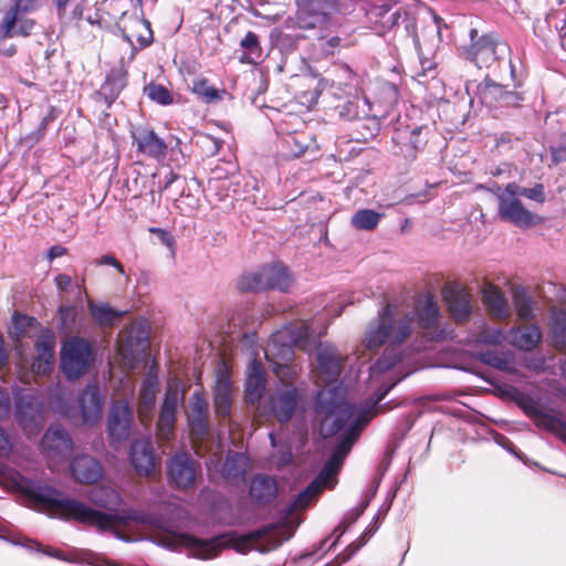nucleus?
I'll use <instances>...</instances> for the list:
<instances>
[{
  "label": "nucleus",
  "instance_id": "nucleus-58",
  "mask_svg": "<svg viewBox=\"0 0 566 566\" xmlns=\"http://www.w3.org/2000/svg\"><path fill=\"white\" fill-rule=\"evenodd\" d=\"M522 190L524 187H520L516 182H510L505 186L504 191L497 193H505L506 198H516V196H522Z\"/></svg>",
  "mask_w": 566,
  "mask_h": 566
},
{
  "label": "nucleus",
  "instance_id": "nucleus-26",
  "mask_svg": "<svg viewBox=\"0 0 566 566\" xmlns=\"http://www.w3.org/2000/svg\"><path fill=\"white\" fill-rule=\"evenodd\" d=\"M84 422L93 423L102 416L103 400L96 386H87L78 398Z\"/></svg>",
  "mask_w": 566,
  "mask_h": 566
},
{
  "label": "nucleus",
  "instance_id": "nucleus-43",
  "mask_svg": "<svg viewBox=\"0 0 566 566\" xmlns=\"http://www.w3.org/2000/svg\"><path fill=\"white\" fill-rule=\"evenodd\" d=\"M38 322L35 318L23 315V314H14L12 318V334L17 339L29 336L30 331L35 328Z\"/></svg>",
  "mask_w": 566,
  "mask_h": 566
},
{
  "label": "nucleus",
  "instance_id": "nucleus-28",
  "mask_svg": "<svg viewBox=\"0 0 566 566\" xmlns=\"http://www.w3.org/2000/svg\"><path fill=\"white\" fill-rule=\"evenodd\" d=\"M199 471V462H170L169 481L178 489H188L193 486Z\"/></svg>",
  "mask_w": 566,
  "mask_h": 566
},
{
  "label": "nucleus",
  "instance_id": "nucleus-19",
  "mask_svg": "<svg viewBox=\"0 0 566 566\" xmlns=\"http://www.w3.org/2000/svg\"><path fill=\"white\" fill-rule=\"evenodd\" d=\"M252 501L261 507L270 506L279 493V484L275 478L258 474L252 478L249 489Z\"/></svg>",
  "mask_w": 566,
  "mask_h": 566
},
{
  "label": "nucleus",
  "instance_id": "nucleus-39",
  "mask_svg": "<svg viewBox=\"0 0 566 566\" xmlns=\"http://www.w3.org/2000/svg\"><path fill=\"white\" fill-rule=\"evenodd\" d=\"M447 32L448 25L443 19L427 7V34H431L430 40L436 43L437 48L443 42Z\"/></svg>",
  "mask_w": 566,
  "mask_h": 566
},
{
  "label": "nucleus",
  "instance_id": "nucleus-18",
  "mask_svg": "<svg viewBox=\"0 0 566 566\" xmlns=\"http://www.w3.org/2000/svg\"><path fill=\"white\" fill-rule=\"evenodd\" d=\"M133 142L137 150L147 157L160 159L166 156V143L147 127H137L132 132Z\"/></svg>",
  "mask_w": 566,
  "mask_h": 566
},
{
  "label": "nucleus",
  "instance_id": "nucleus-2",
  "mask_svg": "<svg viewBox=\"0 0 566 566\" xmlns=\"http://www.w3.org/2000/svg\"><path fill=\"white\" fill-rule=\"evenodd\" d=\"M416 326L411 314L399 315L396 306L387 304L377 318L369 323L363 339L366 349H376L382 345L389 348L369 368V380L379 394L374 403L381 401L385 396L412 370L402 374L403 358L394 348L400 345L412 334Z\"/></svg>",
  "mask_w": 566,
  "mask_h": 566
},
{
  "label": "nucleus",
  "instance_id": "nucleus-17",
  "mask_svg": "<svg viewBox=\"0 0 566 566\" xmlns=\"http://www.w3.org/2000/svg\"><path fill=\"white\" fill-rule=\"evenodd\" d=\"M149 346V326L144 319L135 321L125 332L119 350L124 357L145 353Z\"/></svg>",
  "mask_w": 566,
  "mask_h": 566
},
{
  "label": "nucleus",
  "instance_id": "nucleus-54",
  "mask_svg": "<svg viewBox=\"0 0 566 566\" xmlns=\"http://www.w3.org/2000/svg\"><path fill=\"white\" fill-rule=\"evenodd\" d=\"M33 25H34V22L32 20L18 17L17 35H22V36L29 35Z\"/></svg>",
  "mask_w": 566,
  "mask_h": 566
},
{
  "label": "nucleus",
  "instance_id": "nucleus-63",
  "mask_svg": "<svg viewBox=\"0 0 566 566\" xmlns=\"http://www.w3.org/2000/svg\"><path fill=\"white\" fill-rule=\"evenodd\" d=\"M202 142L211 145V147H210L211 155H216L217 153H219V150L222 146L221 140H219L218 138L211 137V136H205Z\"/></svg>",
  "mask_w": 566,
  "mask_h": 566
},
{
  "label": "nucleus",
  "instance_id": "nucleus-31",
  "mask_svg": "<svg viewBox=\"0 0 566 566\" xmlns=\"http://www.w3.org/2000/svg\"><path fill=\"white\" fill-rule=\"evenodd\" d=\"M127 84V71L123 67L111 70L105 82L101 86L99 94L109 106L120 94Z\"/></svg>",
  "mask_w": 566,
  "mask_h": 566
},
{
  "label": "nucleus",
  "instance_id": "nucleus-47",
  "mask_svg": "<svg viewBox=\"0 0 566 566\" xmlns=\"http://www.w3.org/2000/svg\"><path fill=\"white\" fill-rule=\"evenodd\" d=\"M144 92L148 98L160 105H170L174 102L171 93L161 84L151 82L145 86Z\"/></svg>",
  "mask_w": 566,
  "mask_h": 566
},
{
  "label": "nucleus",
  "instance_id": "nucleus-24",
  "mask_svg": "<svg viewBox=\"0 0 566 566\" xmlns=\"http://www.w3.org/2000/svg\"><path fill=\"white\" fill-rule=\"evenodd\" d=\"M476 95L479 96L482 104L492 107L496 104L509 105L514 102L515 94L509 92L503 85L492 82L489 78L478 85Z\"/></svg>",
  "mask_w": 566,
  "mask_h": 566
},
{
  "label": "nucleus",
  "instance_id": "nucleus-4",
  "mask_svg": "<svg viewBox=\"0 0 566 566\" xmlns=\"http://www.w3.org/2000/svg\"><path fill=\"white\" fill-rule=\"evenodd\" d=\"M284 525V522L270 523L245 534L237 535L234 533H227L208 539H201L187 533H177L175 537L180 545L197 549L195 553L196 557L209 559L220 554L222 549L221 541L226 537H229V543L226 546L241 554H245L252 549L261 553L275 549L282 544L283 538L281 537L280 531Z\"/></svg>",
  "mask_w": 566,
  "mask_h": 566
},
{
  "label": "nucleus",
  "instance_id": "nucleus-33",
  "mask_svg": "<svg viewBox=\"0 0 566 566\" xmlns=\"http://www.w3.org/2000/svg\"><path fill=\"white\" fill-rule=\"evenodd\" d=\"M232 402V387L227 376L218 378L214 387V406L216 411L221 417L230 415Z\"/></svg>",
  "mask_w": 566,
  "mask_h": 566
},
{
  "label": "nucleus",
  "instance_id": "nucleus-32",
  "mask_svg": "<svg viewBox=\"0 0 566 566\" xmlns=\"http://www.w3.org/2000/svg\"><path fill=\"white\" fill-rule=\"evenodd\" d=\"M70 472L80 484H94L104 476L101 462H70Z\"/></svg>",
  "mask_w": 566,
  "mask_h": 566
},
{
  "label": "nucleus",
  "instance_id": "nucleus-42",
  "mask_svg": "<svg viewBox=\"0 0 566 566\" xmlns=\"http://www.w3.org/2000/svg\"><path fill=\"white\" fill-rule=\"evenodd\" d=\"M192 92L198 95L206 103H213L222 99L226 91H219L209 83L206 78H198L193 81Z\"/></svg>",
  "mask_w": 566,
  "mask_h": 566
},
{
  "label": "nucleus",
  "instance_id": "nucleus-5",
  "mask_svg": "<svg viewBox=\"0 0 566 566\" xmlns=\"http://www.w3.org/2000/svg\"><path fill=\"white\" fill-rule=\"evenodd\" d=\"M322 333H316L312 324L306 321H297L291 323L276 331L265 348V356L270 359V355H277L283 360H289L292 356L293 346L304 347V343L316 337H321Z\"/></svg>",
  "mask_w": 566,
  "mask_h": 566
},
{
  "label": "nucleus",
  "instance_id": "nucleus-6",
  "mask_svg": "<svg viewBox=\"0 0 566 566\" xmlns=\"http://www.w3.org/2000/svg\"><path fill=\"white\" fill-rule=\"evenodd\" d=\"M293 284V279L287 269L280 263L266 265L258 272L243 274L238 287L241 292H256L262 290H279L287 292Z\"/></svg>",
  "mask_w": 566,
  "mask_h": 566
},
{
  "label": "nucleus",
  "instance_id": "nucleus-11",
  "mask_svg": "<svg viewBox=\"0 0 566 566\" xmlns=\"http://www.w3.org/2000/svg\"><path fill=\"white\" fill-rule=\"evenodd\" d=\"M15 419L28 437L35 436L43 427V405L39 398L31 394L19 397Z\"/></svg>",
  "mask_w": 566,
  "mask_h": 566
},
{
  "label": "nucleus",
  "instance_id": "nucleus-20",
  "mask_svg": "<svg viewBox=\"0 0 566 566\" xmlns=\"http://www.w3.org/2000/svg\"><path fill=\"white\" fill-rule=\"evenodd\" d=\"M123 33L125 40L133 44V39L139 44V49H144L153 42V31L150 29V22L146 19H142L137 15L127 17L125 13L122 17Z\"/></svg>",
  "mask_w": 566,
  "mask_h": 566
},
{
  "label": "nucleus",
  "instance_id": "nucleus-1",
  "mask_svg": "<svg viewBox=\"0 0 566 566\" xmlns=\"http://www.w3.org/2000/svg\"><path fill=\"white\" fill-rule=\"evenodd\" d=\"M316 378L324 388L317 394L315 412L321 422L323 436L338 434L328 460H344L359 438L365 426L375 415L374 403L379 391L364 406L349 403L345 388L338 382L344 357L335 346L319 343L316 349Z\"/></svg>",
  "mask_w": 566,
  "mask_h": 566
},
{
  "label": "nucleus",
  "instance_id": "nucleus-50",
  "mask_svg": "<svg viewBox=\"0 0 566 566\" xmlns=\"http://www.w3.org/2000/svg\"><path fill=\"white\" fill-rule=\"evenodd\" d=\"M522 197H525L530 200L536 201L538 203H543L546 200L545 188L543 184H536L532 188H525L522 190Z\"/></svg>",
  "mask_w": 566,
  "mask_h": 566
},
{
  "label": "nucleus",
  "instance_id": "nucleus-59",
  "mask_svg": "<svg viewBox=\"0 0 566 566\" xmlns=\"http://www.w3.org/2000/svg\"><path fill=\"white\" fill-rule=\"evenodd\" d=\"M551 153H552V160L555 164H559V163L566 160V146L552 147Z\"/></svg>",
  "mask_w": 566,
  "mask_h": 566
},
{
  "label": "nucleus",
  "instance_id": "nucleus-44",
  "mask_svg": "<svg viewBox=\"0 0 566 566\" xmlns=\"http://www.w3.org/2000/svg\"><path fill=\"white\" fill-rule=\"evenodd\" d=\"M481 360L489 366H492L496 369L509 371L512 368V359L507 354L495 352V350H486L481 354Z\"/></svg>",
  "mask_w": 566,
  "mask_h": 566
},
{
  "label": "nucleus",
  "instance_id": "nucleus-49",
  "mask_svg": "<svg viewBox=\"0 0 566 566\" xmlns=\"http://www.w3.org/2000/svg\"><path fill=\"white\" fill-rule=\"evenodd\" d=\"M506 339V335L500 328H483L475 335V342L488 345H500Z\"/></svg>",
  "mask_w": 566,
  "mask_h": 566
},
{
  "label": "nucleus",
  "instance_id": "nucleus-40",
  "mask_svg": "<svg viewBox=\"0 0 566 566\" xmlns=\"http://www.w3.org/2000/svg\"><path fill=\"white\" fill-rule=\"evenodd\" d=\"M91 315L99 326H112L123 313L113 310L107 304H90Z\"/></svg>",
  "mask_w": 566,
  "mask_h": 566
},
{
  "label": "nucleus",
  "instance_id": "nucleus-48",
  "mask_svg": "<svg viewBox=\"0 0 566 566\" xmlns=\"http://www.w3.org/2000/svg\"><path fill=\"white\" fill-rule=\"evenodd\" d=\"M130 460H156L150 439H138L132 443Z\"/></svg>",
  "mask_w": 566,
  "mask_h": 566
},
{
  "label": "nucleus",
  "instance_id": "nucleus-53",
  "mask_svg": "<svg viewBox=\"0 0 566 566\" xmlns=\"http://www.w3.org/2000/svg\"><path fill=\"white\" fill-rule=\"evenodd\" d=\"M134 465L135 471L146 478H150L160 462H130Z\"/></svg>",
  "mask_w": 566,
  "mask_h": 566
},
{
  "label": "nucleus",
  "instance_id": "nucleus-64",
  "mask_svg": "<svg viewBox=\"0 0 566 566\" xmlns=\"http://www.w3.org/2000/svg\"><path fill=\"white\" fill-rule=\"evenodd\" d=\"M562 24L559 25L558 22L555 23V28L558 30L559 32V36H560V40H562V45L563 46H566V13H565V17L564 19L562 20Z\"/></svg>",
  "mask_w": 566,
  "mask_h": 566
},
{
  "label": "nucleus",
  "instance_id": "nucleus-14",
  "mask_svg": "<svg viewBox=\"0 0 566 566\" xmlns=\"http://www.w3.org/2000/svg\"><path fill=\"white\" fill-rule=\"evenodd\" d=\"M443 298L451 317L458 324L465 323L472 313V296L459 285H448L443 289Z\"/></svg>",
  "mask_w": 566,
  "mask_h": 566
},
{
  "label": "nucleus",
  "instance_id": "nucleus-36",
  "mask_svg": "<svg viewBox=\"0 0 566 566\" xmlns=\"http://www.w3.org/2000/svg\"><path fill=\"white\" fill-rule=\"evenodd\" d=\"M551 331L554 344L559 349L566 348V311H553L551 317Z\"/></svg>",
  "mask_w": 566,
  "mask_h": 566
},
{
  "label": "nucleus",
  "instance_id": "nucleus-41",
  "mask_svg": "<svg viewBox=\"0 0 566 566\" xmlns=\"http://www.w3.org/2000/svg\"><path fill=\"white\" fill-rule=\"evenodd\" d=\"M283 146L286 158H298L310 149L311 144L305 135H287L283 139Z\"/></svg>",
  "mask_w": 566,
  "mask_h": 566
},
{
  "label": "nucleus",
  "instance_id": "nucleus-56",
  "mask_svg": "<svg viewBox=\"0 0 566 566\" xmlns=\"http://www.w3.org/2000/svg\"><path fill=\"white\" fill-rule=\"evenodd\" d=\"M10 412V397L7 390L0 387V418H4Z\"/></svg>",
  "mask_w": 566,
  "mask_h": 566
},
{
  "label": "nucleus",
  "instance_id": "nucleus-60",
  "mask_svg": "<svg viewBox=\"0 0 566 566\" xmlns=\"http://www.w3.org/2000/svg\"><path fill=\"white\" fill-rule=\"evenodd\" d=\"M55 284L57 286L59 290L65 292L67 291L71 285H72V279L70 275H66V274H59L56 277H55Z\"/></svg>",
  "mask_w": 566,
  "mask_h": 566
},
{
  "label": "nucleus",
  "instance_id": "nucleus-46",
  "mask_svg": "<svg viewBox=\"0 0 566 566\" xmlns=\"http://www.w3.org/2000/svg\"><path fill=\"white\" fill-rule=\"evenodd\" d=\"M185 394L179 388V381L174 380L168 385L161 408L177 412V408L184 402Z\"/></svg>",
  "mask_w": 566,
  "mask_h": 566
},
{
  "label": "nucleus",
  "instance_id": "nucleus-51",
  "mask_svg": "<svg viewBox=\"0 0 566 566\" xmlns=\"http://www.w3.org/2000/svg\"><path fill=\"white\" fill-rule=\"evenodd\" d=\"M77 311L75 306H61L59 308V317L64 327H70L75 323Z\"/></svg>",
  "mask_w": 566,
  "mask_h": 566
},
{
  "label": "nucleus",
  "instance_id": "nucleus-7",
  "mask_svg": "<svg viewBox=\"0 0 566 566\" xmlns=\"http://www.w3.org/2000/svg\"><path fill=\"white\" fill-rule=\"evenodd\" d=\"M467 55L480 69L490 67L495 62L509 60L510 72L512 75L514 73V67L510 60L511 48L497 34L482 35L467 50Z\"/></svg>",
  "mask_w": 566,
  "mask_h": 566
},
{
  "label": "nucleus",
  "instance_id": "nucleus-55",
  "mask_svg": "<svg viewBox=\"0 0 566 566\" xmlns=\"http://www.w3.org/2000/svg\"><path fill=\"white\" fill-rule=\"evenodd\" d=\"M430 90L433 91L431 92V97L434 101H444L443 85L440 80L433 77L430 82Z\"/></svg>",
  "mask_w": 566,
  "mask_h": 566
},
{
  "label": "nucleus",
  "instance_id": "nucleus-3",
  "mask_svg": "<svg viewBox=\"0 0 566 566\" xmlns=\"http://www.w3.org/2000/svg\"><path fill=\"white\" fill-rule=\"evenodd\" d=\"M0 485L19 490L35 506L48 513H55L65 521L96 526L99 531H108L125 518L118 514H108L94 510L74 499H60L61 491L51 485H32V482L20 472L0 462Z\"/></svg>",
  "mask_w": 566,
  "mask_h": 566
},
{
  "label": "nucleus",
  "instance_id": "nucleus-25",
  "mask_svg": "<svg viewBox=\"0 0 566 566\" xmlns=\"http://www.w3.org/2000/svg\"><path fill=\"white\" fill-rule=\"evenodd\" d=\"M483 302L489 314L495 319H507L511 316L510 304L503 292L495 285H486L482 290Z\"/></svg>",
  "mask_w": 566,
  "mask_h": 566
},
{
  "label": "nucleus",
  "instance_id": "nucleus-37",
  "mask_svg": "<svg viewBox=\"0 0 566 566\" xmlns=\"http://www.w3.org/2000/svg\"><path fill=\"white\" fill-rule=\"evenodd\" d=\"M513 304L521 321H531L534 318L533 298L522 289L513 292Z\"/></svg>",
  "mask_w": 566,
  "mask_h": 566
},
{
  "label": "nucleus",
  "instance_id": "nucleus-12",
  "mask_svg": "<svg viewBox=\"0 0 566 566\" xmlns=\"http://www.w3.org/2000/svg\"><path fill=\"white\" fill-rule=\"evenodd\" d=\"M499 201V216L502 220L521 228L541 224L544 218L527 210L520 199L506 198L505 193H496Z\"/></svg>",
  "mask_w": 566,
  "mask_h": 566
},
{
  "label": "nucleus",
  "instance_id": "nucleus-16",
  "mask_svg": "<svg viewBox=\"0 0 566 566\" xmlns=\"http://www.w3.org/2000/svg\"><path fill=\"white\" fill-rule=\"evenodd\" d=\"M55 361V335L46 329L42 332L35 342V357L32 363V371L35 375L49 374Z\"/></svg>",
  "mask_w": 566,
  "mask_h": 566
},
{
  "label": "nucleus",
  "instance_id": "nucleus-29",
  "mask_svg": "<svg viewBox=\"0 0 566 566\" xmlns=\"http://www.w3.org/2000/svg\"><path fill=\"white\" fill-rule=\"evenodd\" d=\"M509 343L521 350H532L542 340L541 329L536 325L512 327L509 332Z\"/></svg>",
  "mask_w": 566,
  "mask_h": 566
},
{
  "label": "nucleus",
  "instance_id": "nucleus-9",
  "mask_svg": "<svg viewBox=\"0 0 566 566\" xmlns=\"http://www.w3.org/2000/svg\"><path fill=\"white\" fill-rule=\"evenodd\" d=\"M344 462H326L318 475L301 491L287 507L286 513L304 510L318 497L324 489H334Z\"/></svg>",
  "mask_w": 566,
  "mask_h": 566
},
{
  "label": "nucleus",
  "instance_id": "nucleus-21",
  "mask_svg": "<svg viewBox=\"0 0 566 566\" xmlns=\"http://www.w3.org/2000/svg\"><path fill=\"white\" fill-rule=\"evenodd\" d=\"M301 399V395L296 388L285 386L279 389L271 399V408L280 422L289 421Z\"/></svg>",
  "mask_w": 566,
  "mask_h": 566
},
{
  "label": "nucleus",
  "instance_id": "nucleus-22",
  "mask_svg": "<svg viewBox=\"0 0 566 566\" xmlns=\"http://www.w3.org/2000/svg\"><path fill=\"white\" fill-rule=\"evenodd\" d=\"M158 388V375L156 364L153 363L149 370L144 377L143 385L139 391V406L138 415L140 419L149 418L156 400Z\"/></svg>",
  "mask_w": 566,
  "mask_h": 566
},
{
  "label": "nucleus",
  "instance_id": "nucleus-57",
  "mask_svg": "<svg viewBox=\"0 0 566 566\" xmlns=\"http://www.w3.org/2000/svg\"><path fill=\"white\" fill-rule=\"evenodd\" d=\"M96 264H99V265H112L119 273L124 274L123 265L111 254L103 255L101 259L96 260Z\"/></svg>",
  "mask_w": 566,
  "mask_h": 566
},
{
  "label": "nucleus",
  "instance_id": "nucleus-27",
  "mask_svg": "<svg viewBox=\"0 0 566 566\" xmlns=\"http://www.w3.org/2000/svg\"><path fill=\"white\" fill-rule=\"evenodd\" d=\"M440 310L433 296L427 290V343L452 337V329L439 323Z\"/></svg>",
  "mask_w": 566,
  "mask_h": 566
},
{
  "label": "nucleus",
  "instance_id": "nucleus-52",
  "mask_svg": "<svg viewBox=\"0 0 566 566\" xmlns=\"http://www.w3.org/2000/svg\"><path fill=\"white\" fill-rule=\"evenodd\" d=\"M273 371L280 378L281 381H289L296 375L295 368L284 363L275 361L273 364Z\"/></svg>",
  "mask_w": 566,
  "mask_h": 566
},
{
  "label": "nucleus",
  "instance_id": "nucleus-45",
  "mask_svg": "<svg viewBox=\"0 0 566 566\" xmlns=\"http://www.w3.org/2000/svg\"><path fill=\"white\" fill-rule=\"evenodd\" d=\"M176 413L177 412L172 410H167L164 408L160 409L157 430L158 436L161 439L168 440L172 436L176 422Z\"/></svg>",
  "mask_w": 566,
  "mask_h": 566
},
{
  "label": "nucleus",
  "instance_id": "nucleus-35",
  "mask_svg": "<svg viewBox=\"0 0 566 566\" xmlns=\"http://www.w3.org/2000/svg\"><path fill=\"white\" fill-rule=\"evenodd\" d=\"M23 0H15L14 4L6 12L0 22V42L8 38L17 36L18 15L25 8L22 7Z\"/></svg>",
  "mask_w": 566,
  "mask_h": 566
},
{
  "label": "nucleus",
  "instance_id": "nucleus-8",
  "mask_svg": "<svg viewBox=\"0 0 566 566\" xmlns=\"http://www.w3.org/2000/svg\"><path fill=\"white\" fill-rule=\"evenodd\" d=\"M94 360L88 342L72 337L61 348V369L67 379H78L90 369Z\"/></svg>",
  "mask_w": 566,
  "mask_h": 566
},
{
  "label": "nucleus",
  "instance_id": "nucleus-23",
  "mask_svg": "<svg viewBox=\"0 0 566 566\" xmlns=\"http://www.w3.org/2000/svg\"><path fill=\"white\" fill-rule=\"evenodd\" d=\"M191 432L202 439L209 430L208 403L201 394H193L187 413Z\"/></svg>",
  "mask_w": 566,
  "mask_h": 566
},
{
  "label": "nucleus",
  "instance_id": "nucleus-61",
  "mask_svg": "<svg viewBox=\"0 0 566 566\" xmlns=\"http://www.w3.org/2000/svg\"><path fill=\"white\" fill-rule=\"evenodd\" d=\"M108 496L112 497L111 501H102V500H97L96 497H93V502L98 505V506H102L104 509H109V504H117L118 503V494L113 491V490H109L108 492Z\"/></svg>",
  "mask_w": 566,
  "mask_h": 566
},
{
  "label": "nucleus",
  "instance_id": "nucleus-13",
  "mask_svg": "<svg viewBox=\"0 0 566 566\" xmlns=\"http://www.w3.org/2000/svg\"><path fill=\"white\" fill-rule=\"evenodd\" d=\"M134 419L130 405L125 400L115 401L107 419V432L113 441H124L129 437Z\"/></svg>",
  "mask_w": 566,
  "mask_h": 566
},
{
  "label": "nucleus",
  "instance_id": "nucleus-38",
  "mask_svg": "<svg viewBox=\"0 0 566 566\" xmlns=\"http://www.w3.org/2000/svg\"><path fill=\"white\" fill-rule=\"evenodd\" d=\"M382 213H379L371 209H359L352 217V226L357 230H374L381 218Z\"/></svg>",
  "mask_w": 566,
  "mask_h": 566
},
{
  "label": "nucleus",
  "instance_id": "nucleus-15",
  "mask_svg": "<svg viewBox=\"0 0 566 566\" xmlns=\"http://www.w3.org/2000/svg\"><path fill=\"white\" fill-rule=\"evenodd\" d=\"M41 448L46 458L65 459L71 455L73 441L61 426H51L44 433Z\"/></svg>",
  "mask_w": 566,
  "mask_h": 566
},
{
  "label": "nucleus",
  "instance_id": "nucleus-34",
  "mask_svg": "<svg viewBox=\"0 0 566 566\" xmlns=\"http://www.w3.org/2000/svg\"><path fill=\"white\" fill-rule=\"evenodd\" d=\"M240 46L244 50L240 56V62L244 64H255L261 59L262 49L260 45L259 36L252 31H249L240 41Z\"/></svg>",
  "mask_w": 566,
  "mask_h": 566
},
{
  "label": "nucleus",
  "instance_id": "nucleus-62",
  "mask_svg": "<svg viewBox=\"0 0 566 566\" xmlns=\"http://www.w3.org/2000/svg\"><path fill=\"white\" fill-rule=\"evenodd\" d=\"M66 252H67V250L64 247L56 244L49 249L46 256H48V260L51 262L54 259L66 254Z\"/></svg>",
  "mask_w": 566,
  "mask_h": 566
},
{
  "label": "nucleus",
  "instance_id": "nucleus-10",
  "mask_svg": "<svg viewBox=\"0 0 566 566\" xmlns=\"http://www.w3.org/2000/svg\"><path fill=\"white\" fill-rule=\"evenodd\" d=\"M335 9V0H297L296 25L308 30L325 24Z\"/></svg>",
  "mask_w": 566,
  "mask_h": 566
},
{
  "label": "nucleus",
  "instance_id": "nucleus-30",
  "mask_svg": "<svg viewBox=\"0 0 566 566\" xmlns=\"http://www.w3.org/2000/svg\"><path fill=\"white\" fill-rule=\"evenodd\" d=\"M265 387V374L261 363L253 360L249 367L245 381V398L254 403L261 399Z\"/></svg>",
  "mask_w": 566,
  "mask_h": 566
}]
</instances>
